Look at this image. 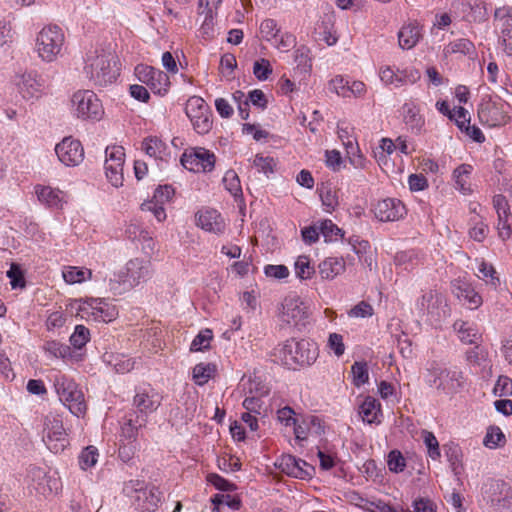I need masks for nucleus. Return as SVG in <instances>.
Returning a JSON list of instances; mask_svg holds the SVG:
<instances>
[{
    "instance_id": "nucleus-1",
    "label": "nucleus",
    "mask_w": 512,
    "mask_h": 512,
    "mask_svg": "<svg viewBox=\"0 0 512 512\" xmlns=\"http://www.w3.org/2000/svg\"><path fill=\"white\" fill-rule=\"evenodd\" d=\"M83 72L94 86L107 87L113 84L119 76L118 57L111 49L95 48L90 50L86 54Z\"/></svg>"
},
{
    "instance_id": "nucleus-2",
    "label": "nucleus",
    "mask_w": 512,
    "mask_h": 512,
    "mask_svg": "<svg viewBox=\"0 0 512 512\" xmlns=\"http://www.w3.org/2000/svg\"><path fill=\"white\" fill-rule=\"evenodd\" d=\"M152 276L151 262L141 258L129 260L125 267L109 280V290L114 295H122Z\"/></svg>"
},
{
    "instance_id": "nucleus-3",
    "label": "nucleus",
    "mask_w": 512,
    "mask_h": 512,
    "mask_svg": "<svg viewBox=\"0 0 512 512\" xmlns=\"http://www.w3.org/2000/svg\"><path fill=\"white\" fill-rule=\"evenodd\" d=\"M274 357L284 366L295 369L297 366L312 365L318 357V350L309 340L290 339L274 349Z\"/></svg>"
},
{
    "instance_id": "nucleus-4",
    "label": "nucleus",
    "mask_w": 512,
    "mask_h": 512,
    "mask_svg": "<svg viewBox=\"0 0 512 512\" xmlns=\"http://www.w3.org/2000/svg\"><path fill=\"white\" fill-rule=\"evenodd\" d=\"M64 44L63 30L57 25H47L38 32L34 49L43 62L51 63L62 55Z\"/></svg>"
},
{
    "instance_id": "nucleus-5",
    "label": "nucleus",
    "mask_w": 512,
    "mask_h": 512,
    "mask_svg": "<svg viewBox=\"0 0 512 512\" xmlns=\"http://www.w3.org/2000/svg\"><path fill=\"white\" fill-rule=\"evenodd\" d=\"M123 492L131 504L142 512H155L162 501V493L157 487L146 485L140 480L125 483Z\"/></svg>"
},
{
    "instance_id": "nucleus-6",
    "label": "nucleus",
    "mask_w": 512,
    "mask_h": 512,
    "mask_svg": "<svg viewBox=\"0 0 512 512\" xmlns=\"http://www.w3.org/2000/svg\"><path fill=\"white\" fill-rule=\"evenodd\" d=\"M162 402V396L154 388L148 386L145 388H138L133 398V407L138 413L135 423L129 420L127 427L123 428L124 432H129L132 435L133 429L142 427L146 423L147 416L154 413Z\"/></svg>"
},
{
    "instance_id": "nucleus-7",
    "label": "nucleus",
    "mask_w": 512,
    "mask_h": 512,
    "mask_svg": "<svg viewBox=\"0 0 512 512\" xmlns=\"http://www.w3.org/2000/svg\"><path fill=\"white\" fill-rule=\"evenodd\" d=\"M426 381L430 386L443 390L446 393H454L463 387L465 379L463 373L457 367L444 368L439 363L432 361L426 368Z\"/></svg>"
},
{
    "instance_id": "nucleus-8",
    "label": "nucleus",
    "mask_w": 512,
    "mask_h": 512,
    "mask_svg": "<svg viewBox=\"0 0 512 512\" xmlns=\"http://www.w3.org/2000/svg\"><path fill=\"white\" fill-rule=\"evenodd\" d=\"M54 388L60 401L77 417L86 412L84 394L73 379L64 374H57L54 378Z\"/></svg>"
},
{
    "instance_id": "nucleus-9",
    "label": "nucleus",
    "mask_w": 512,
    "mask_h": 512,
    "mask_svg": "<svg viewBox=\"0 0 512 512\" xmlns=\"http://www.w3.org/2000/svg\"><path fill=\"white\" fill-rule=\"evenodd\" d=\"M310 317L309 304L296 294L287 295L278 307L279 320L290 326H305L309 324Z\"/></svg>"
},
{
    "instance_id": "nucleus-10",
    "label": "nucleus",
    "mask_w": 512,
    "mask_h": 512,
    "mask_svg": "<svg viewBox=\"0 0 512 512\" xmlns=\"http://www.w3.org/2000/svg\"><path fill=\"white\" fill-rule=\"evenodd\" d=\"M71 111L82 120H100L104 114L100 99L92 90H78L71 97Z\"/></svg>"
},
{
    "instance_id": "nucleus-11",
    "label": "nucleus",
    "mask_w": 512,
    "mask_h": 512,
    "mask_svg": "<svg viewBox=\"0 0 512 512\" xmlns=\"http://www.w3.org/2000/svg\"><path fill=\"white\" fill-rule=\"evenodd\" d=\"M43 425V441L47 448L55 454L64 451L69 441L61 417L50 413L45 416Z\"/></svg>"
},
{
    "instance_id": "nucleus-12",
    "label": "nucleus",
    "mask_w": 512,
    "mask_h": 512,
    "mask_svg": "<svg viewBox=\"0 0 512 512\" xmlns=\"http://www.w3.org/2000/svg\"><path fill=\"white\" fill-rule=\"evenodd\" d=\"M493 26L500 47L507 55H512V6L503 5L494 10Z\"/></svg>"
},
{
    "instance_id": "nucleus-13",
    "label": "nucleus",
    "mask_w": 512,
    "mask_h": 512,
    "mask_svg": "<svg viewBox=\"0 0 512 512\" xmlns=\"http://www.w3.org/2000/svg\"><path fill=\"white\" fill-rule=\"evenodd\" d=\"M82 318H92L98 322H110L118 315L115 305L103 298H88L81 302L78 308Z\"/></svg>"
},
{
    "instance_id": "nucleus-14",
    "label": "nucleus",
    "mask_w": 512,
    "mask_h": 512,
    "mask_svg": "<svg viewBox=\"0 0 512 512\" xmlns=\"http://www.w3.org/2000/svg\"><path fill=\"white\" fill-rule=\"evenodd\" d=\"M216 156L203 147L186 149L181 156V164L189 171L195 173L211 172L215 167Z\"/></svg>"
},
{
    "instance_id": "nucleus-15",
    "label": "nucleus",
    "mask_w": 512,
    "mask_h": 512,
    "mask_svg": "<svg viewBox=\"0 0 512 512\" xmlns=\"http://www.w3.org/2000/svg\"><path fill=\"white\" fill-rule=\"evenodd\" d=\"M185 112L197 133L206 134L210 131L212 127L210 109L201 97H190L186 103Z\"/></svg>"
},
{
    "instance_id": "nucleus-16",
    "label": "nucleus",
    "mask_w": 512,
    "mask_h": 512,
    "mask_svg": "<svg viewBox=\"0 0 512 512\" xmlns=\"http://www.w3.org/2000/svg\"><path fill=\"white\" fill-rule=\"evenodd\" d=\"M137 79L148 86L154 94L165 95L170 88L169 76L154 67L139 64L135 67Z\"/></svg>"
},
{
    "instance_id": "nucleus-17",
    "label": "nucleus",
    "mask_w": 512,
    "mask_h": 512,
    "mask_svg": "<svg viewBox=\"0 0 512 512\" xmlns=\"http://www.w3.org/2000/svg\"><path fill=\"white\" fill-rule=\"evenodd\" d=\"M17 91L25 100L40 98L45 91L46 81L36 71L24 72L16 75L14 79Z\"/></svg>"
},
{
    "instance_id": "nucleus-18",
    "label": "nucleus",
    "mask_w": 512,
    "mask_h": 512,
    "mask_svg": "<svg viewBox=\"0 0 512 512\" xmlns=\"http://www.w3.org/2000/svg\"><path fill=\"white\" fill-rule=\"evenodd\" d=\"M105 174L108 181L114 187H120L123 184V166L125 162L124 148L121 146L107 147L105 150Z\"/></svg>"
},
{
    "instance_id": "nucleus-19",
    "label": "nucleus",
    "mask_w": 512,
    "mask_h": 512,
    "mask_svg": "<svg viewBox=\"0 0 512 512\" xmlns=\"http://www.w3.org/2000/svg\"><path fill=\"white\" fill-rule=\"evenodd\" d=\"M419 313L431 317L433 320H440L446 315L447 302L445 297L438 291L429 290L425 292L416 303Z\"/></svg>"
},
{
    "instance_id": "nucleus-20",
    "label": "nucleus",
    "mask_w": 512,
    "mask_h": 512,
    "mask_svg": "<svg viewBox=\"0 0 512 512\" xmlns=\"http://www.w3.org/2000/svg\"><path fill=\"white\" fill-rule=\"evenodd\" d=\"M55 153L59 161L68 167L78 166L84 159V149L81 142L72 137H66L57 144Z\"/></svg>"
},
{
    "instance_id": "nucleus-21",
    "label": "nucleus",
    "mask_w": 512,
    "mask_h": 512,
    "mask_svg": "<svg viewBox=\"0 0 512 512\" xmlns=\"http://www.w3.org/2000/svg\"><path fill=\"white\" fill-rule=\"evenodd\" d=\"M374 214L382 222L398 221L406 214L405 205L396 198H386L375 205Z\"/></svg>"
},
{
    "instance_id": "nucleus-22",
    "label": "nucleus",
    "mask_w": 512,
    "mask_h": 512,
    "mask_svg": "<svg viewBox=\"0 0 512 512\" xmlns=\"http://www.w3.org/2000/svg\"><path fill=\"white\" fill-rule=\"evenodd\" d=\"M275 465L281 472L294 478L306 479L312 476V466L304 460L297 459L292 455H282Z\"/></svg>"
},
{
    "instance_id": "nucleus-23",
    "label": "nucleus",
    "mask_w": 512,
    "mask_h": 512,
    "mask_svg": "<svg viewBox=\"0 0 512 512\" xmlns=\"http://www.w3.org/2000/svg\"><path fill=\"white\" fill-rule=\"evenodd\" d=\"M29 489L36 494L47 497L57 490V480L47 475L44 469L33 467L29 470Z\"/></svg>"
},
{
    "instance_id": "nucleus-24",
    "label": "nucleus",
    "mask_w": 512,
    "mask_h": 512,
    "mask_svg": "<svg viewBox=\"0 0 512 512\" xmlns=\"http://www.w3.org/2000/svg\"><path fill=\"white\" fill-rule=\"evenodd\" d=\"M493 206L498 215L499 236L506 240L512 233V214L505 196L498 194L493 197Z\"/></svg>"
},
{
    "instance_id": "nucleus-25",
    "label": "nucleus",
    "mask_w": 512,
    "mask_h": 512,
    "mask_svg": "<svg viewBox=\"0 0 512 512\" xmlns=\"http://www.w3.org/2000/svg\"><path fill=\"white\" fill-rule=\"evenodd\" d=\"M196 223L201 229L215 234H222L226 228L224 218L217 210L211 208L198 211Z\"/></svg>"
},
{
    "instance_id": "nucleus-26",
    "label": "nucleus",
    "mask_w": 512,
    "mask_h": 512,
    "mask_svg": "<svg viewBox=\"0 0 512 512\" xmlns=\"http://www.w3.org/2000/svg\"><path fill=\"white\" fill-rule=\"evenodd\" d=\"M358 413L367 424L379 425L382 422L383 413L381 404L372 396L364 397L359 404Z\"/></svg>"
},
{
    "instance_id": "nucleus-27",
    "label": "nucleus",
    "mask_w": 512,
    "mask_h": 512,
    "mask_svg": "<svg viewBox=\"0 0 512 512\" xmlns=\"http://www.w3.org/2000/svg\"><path fill=\"white\" fill-rule=\"evenodd\" d=\"M453 293L460 301L467 304L471 310L477 309L482 304V297L467 282L460 280L453 282Z\"/></svg>"
},
{
    "instance_id": "nucleus-28",
    "label": "nucleus",
    "mask_w": 512,
    "mask_h": 512,
    "mask_svg": "<svg viewBox=\"0 0 512 512\" xmlns=\"http://www.w3.org/2000/svg\"><path fill=\"white\" fill-rule=\"evenodd\" d=\"M422 38L421 27L417 22H409L398 32V43L403 50L414 48Z\"/></svg>"
},
{
    "instance_id": "nucleus-29",
    "label": "nucleus",
    "mask_w": 512,
    "mask_h": 512,
    "mask_svg": "<svg viewBox=\"0 0 512 512\" xmlns=\"http://www.w3.org/2000/svg\"><path fill=\"white\" fill-rule=\"evenodd\" d=\"M402 115L405 125L413 134H420L425 125V119L420 113V108L410 102L402 107Z\"/></svg>"
},
{
    "instance_id": "nucleus-30",
    "label": "nucleus",
    "mask_w": 512,
    "mask_h": 512,
    "mask_svg": "<svg viewBox=\"0 0 512 512\" xmlns=\"http://www.w3.org/2000/svg\"><path fill=\"white\" fill-rule=\"evenodd\" d=\"M35 193L38 200L49 208H62L65 202V195L59 189L52 188L50 186L37 185L35 187Z\"/></svg>"
},
{
    "instance_id": "nucleus-31",
    "label": "nucleus",
    "mask_w": 512,
    "mask_h": 512,
    "mask_svg": "<svg viewBox=\"0 0 512 512\" xmlns=\"http://www.w3.org/2000/svg\"><path fill=\"white\" fill-rule=\"evenodd\" d=\"M478 117L480 121L488 127H496L506 122L505 115L499 108L491 102L481 104L478 109Z\"/></svg>"
},
{
    "instance_id": "nucleus-32",
    "label": "nucleus",
    "mask_w": 512,
    "mask_h": 512,
    "mask_svg": "<svg viewBox=\"0 0 512 512\" xmlns=\"http://www.w3.org/2000/svg\"><path fill=\"white\" fill-rule=\"evenodd\" d=\"M472 172L473 166L464 163L456 167L452 173L455 188L463 195H470L473 192L469 181Z\"/></svg>"
},
{
    "instance_id": "nucleus-33",
    "label": "nucleus",
    "mask_w": 512,
    "mask_h": 512,
    "mask_svg": "<svg viewBox=\"0 0 512 512\" xmlns=\"http://www.w3.org/2000/svg\"><path fill=\"white\" fill-rule=\"evenodd\" d=\"M318 268L323 279L332 280L345 271L346 263L340 257H327L320 262Z\"/></svg>"
},
{
    "instance_id": "nucleus-34",
    "label": "nucleus",
    "mask_w": 512,
    "mask_h": 512,
    "mask_svg": "<svg viewBox=\"0 0 512 512\" xmlns=\"http://www.w3.org/2000/svg\"><path fill=\"white\" fill-rule=\"evenodd\" d=\"M443 54L446 57L459 55L474 58L476 56V48L474 43L469 39L460 38L448 43L443 49Z\"/></svg>"
},
{
    "instance_id": "nucleus-35",
    "label": "nucleus",
    "mask_w": 512,
    "mask_h": 512,
    "mask_svg": "<svg viewBox=\"0 0 512 512\" xmlns=\"http://www.w3.org/2000/svg\"><path fill=\"white\" fill-rule=\"evenodd\" d=\"M294 426V435L296 440L304 441L310 433L321 434L323 431L321 421L316 416L304 419L301 423L296 421Z\"/></svg>"
},
{
    "instance_id": "nucleus-36",
    "label": "nucleus",
    "mask_w": 512,
    "mask_h": 512,
    "mask_svg": "<svg viewBox=\"0 0 512 512\" xmlns=\"http://www.w3.org/2000/svg\"><path fill=\"white\" fill-rule=\"evenodd\" d=\"M461 342L465 344L477 343L480 333L475 324L463 320H457L453 325Z\"/></svg>"
},
{
    "instance_id": "nucleus-37",
    "label": "nucleus",
    "mask_w": 512,
    "mask_h": 512,
    "mask_svg": "<svg viewBox=\"0 0 512 512\" xmlns=\"http://www.w3.org/2000/svg\"><path fill=\"white\" fill-rule=\"evenodd\" d=\"M142 149L154 159L164 160L168 156L166 144L157 137L145 138L142 142Z\"/></svg>"
},
{
    "instance_id": "nucleus-38",
    "label": "nucleus",
    "mask_w": 512,
    "mask_h": 512,
    "mask_svg": "<svg viewBox=\"0 0 512 512\" xmlns=\"http://www.w3.org/2000/svg\"><path fill=\"white\" fill-rule=\"evenodd\" d=\"M495 487L499 490V496L492 498L493 506L499 512H512V488L504 483H496Z\"/></svg>"
},
{
    "instance_id": "nucleus-39",
    "label": "nucleus",
    "mask_w": 512,
    "mask_h": 512,
    "mask_svg": "<svg viewBox=\"0 0 512 512\" xmlns=\"http://www.w3.org/2000/svg\"><path fill=\"white\" fill-rule=\"evenodd\" d=\"M62 275L66 283L76 284L91 279L92 271L86 268L68 266L64 268Z\"/></svg>"
},
{
    "instance_id": "nucleus-40",
    "label": "nucleus",
    "mask_w": 512,
    "mask_h": 512,
    "mask_svg": "<svg viewBox=\"0 0 512 512\" xmlns=\"http://www.w3.org/2000/svg\"><path fill=\"white\" fill-rule=\"evenodd\" d=\"M319 195L326 212L332 213L338 207V194L333 187L329 185H322L319 189Z\"/></svg>"
},
{
    "instance_id": "nucleus-41",
    "label": "nucleus",
    "mask_w": 512,
    "mask_h": 512,
    "mask_svg": "<svg viewBox=\"0 0 512 512\" xmlns=\"http://www.w3.org/2000/svg\"><path fill=\"white\" fill-rule=\"evenodd\" d=\"M215 371V365L199 363L193 368V380L197 385L202 386L212 378Z\"/></svg>"
},
{
    "instance_id": "nucleus-42",
    "label": "nucleus",
    "mask_w": 512,
    "mask_h": 512,
    "mask_svg": "<svg viewBox=\"0 0 512 512\" xmlns=\"http://www.w3.org/2000/svg\"><path fill=\"white\" fill-rule=\"evenodd\" d=\"M45 352L53 357L67 359L71 357V349L68 345L62 344L56 340L47 341L43 346Z\"/></svg>"
},
{
    "instance_id": "nucleus-43",
    "label": "nucleus",
    "mask_w": 512,
    "mask_h": 512,
    "mask_svg": "<svg viewBox=\"0 0 512 512\" xmlns=\"http://www.w3.org/2000/svg\"><path fill=\"white\" fill-rule=\"evenodd\" d=\"M98 457V449L95 446L90 445L85 447L78 457L80 468L82 470H88L94 467L98 461Z\"/></svg>"
},
{
    "instance_id": "nucleus-44",
    "label": "nucleus",
    "mask_w": 512,
    "mask_h": 512,
    "mask_svg": "<svg viewBox=\"0 0 512 512\" xmlns=\"http://www.w3.org/2000/svg\"><path fill=\"white\" fill-rule=\"evenodd\" d=\"M319 231L326 242L337 241L343 237L342 230L331 220H323L319 224Z\"/></svg>"
},
{
    "instance_id": "nucleus-45",
    "label": "nucleus",
    "mask_w": 512,
    "mask_h": 512,
    "mask_svg": "<svg viewBox=\"0 0 512 512\" xmlns=\"http://www.w3.org/2000/svg\"><path fill=\"white\" fill-rule=\"evenodd\" d=\"M226 190L235 198L242 196L240 179L234 170H228L223 177Z\"/></svg>"
},
{
    "instance_id": "nucleus-46",
    "label": "nucleus",
    "mask_w": 512,
    "mask_h": 512,
    "mask_svg": "<svg viewBox=\"0 0 512 512\" xmlns=\"http://www.w3.org/2000/svg\"><path fill=\"white\" fill-rule=\"evenodd\" d=\"M505 443V435L499 427L491 426L487 429L483 444L490 448L495 449Z\"/></svg>"
},
{
    "instance_id": "nucleus-47",
    "label": "nucleus",
    "mask_w": 512,
    "mask_h": 512,
    "mask_svg": "<svg viewBox=\"0 0 512 512\" xmlns=\"http://www.w3.org/2000/svg\"><path fill=\"white\" fill-rule=\"evenodd\" d=\"M478 272V277L485 280L493 287H497L500 284V279L497 276V272L492 264L481 261L478 265Z\"/></svg>"
},
{
    "instance_id": "nucleus-48",
    "label": "nucleus",
    "mask_w": 512,
    "mask_h": 512,
    "mask_svg": "<svg viewBox=\"0 0 512 512\" xmlns=\"http://www.w3.org/2000/svg\"><path fill=\"white\" fill-rule=\"evenodd\" d=\"M400 69H394L391 66H381L379 68V77L385 85L401 87Z\"/></svg>"
},
{
    "instance_id": "nucleus-49",
    "label": "nucleus",
    "mask_w": 512,
    "mask_h": 512,
    "mask_svg": "<svg viewBox=\"0 0 512 512\" xmlns=\"http://www.w3.org/2000/svg\"><path fill=\"white\" fill-rule=\"evenodd\" d=\"M295 274L301 280H307L314 274V268L310 265L307 256H299L294 264Z\"/></svg>"
},
{
    "instance_id": "nucleus-50",
    "label": "nucleus",
    "mask_w": 512,
    "mask_h": 512,
    "mask_svg": "<svg viewBox=\"0 0 512 512\" xmlns=\"http://www.w3.org/2000/svg\"><path fill=\"white\" fill-rule=\"evenodd\" d=\"M213 338L212 331L210 329H204L200 331L193 339L190 350L192 352L204 351L210 347V342Z\"/></svg>"
},
{
    "instance_id": "nucleus-51",
    "label": "nucleus",
    "mask_w": 512,
    "mask_h": 512,
    "mask_svg": "<svg viewBox=\"0 0 512 512\" xmlns=\"http://www.w3.org/2000/svg\"><path fill=\"white\" fill-rule=\"evenodd\" d=\"M90 340L89 329L84 325H77L70 336V343L76 349H81Z\"/></svg>"
},
{
    "instance_id": "nucleus-52",
    "label": "nucleus",
    "mask_w": 512,
    "mask_h": 512,
    "mask_svg": "<svg viewBox=\"0 0 512 512\" xmlns=\"http://www.w3.org/2000/svg\"><path fill=\"white\" fill-rule=\"evenodd\" d=\"M422 438L428 449V455L433 460L438 459L440 457V449L438 440L436 439L435 435L430 431L424 430L422 432Z\"/></svg>"
},
{
    "instance_id": "nucleus-53",
    "label": "nucleus",
    "mask_w": 512,
    "mask_h": 512,
    "mask_svg": "<svg viewBox=\"0 0 512 512\" xmlns=\"http://www.w3.org/2000/svg\"><path fill=\"white\" fill-rule=\"evenodd\" d=\"M327 348L333 352L335 356L341 357L345 352L343 336L335 332L330 333L327 340Z\"/></svg>"
},
{
    "instance_id": "nucleus-54",
    "label": "nucleus",
    "mask_w": 512,
    "mask_h": 512,
    "mask_svg": "<svg viewBox=\"0 0 512 512\" xmlns=\"http://www.w3.org/2000/svg\"><path fill=\"white\" fill-rule=\"evenodd\" d=\"M260 32L267 41H272L277 38L280 29L274 19H265L260 25Z\"/></svg>"
},
{
    "instance_id": "nucleus-55",
    "label": "nucleus",
    "mask_w": 512,
    "mask_h": 512,
    "mask_svg": "<svg viewBox=\"0 0 512 512\" xmlns=\"http://www.w3.org/2000/svg\"><path fill=\"white\" fill-rule=\"evenodd\" d=\"M373 314V307L365 301L359 302L348 311V316L350 318H367L371 317Z\"/></svg>"
},
{
    "instance_id": "nucleus-56",
    "label": "nucleus",
    "mask_w": 512,
    "mask_h": 512,
    "mask_svg": "<svg viewBox=\"0 0 512 512\" xmlns=\"http://www.w3.org/2000/svg\"><path fill=\"white\" fill-rule=\"evenodd\" d=\"M351 372L356 386L363 385L369 379L368 369L365 363L355 362L351 367Z\"/></svg>"
},
{
    "instance_id": "nucleus-57",
    "label": "nucleus",
    "mask_w": 512,
    "mask_h": 512,
    "mask_svg": "<svg viewBox=\"0 0 512 512\" xmlns=\"http://www.w3.org/2000/svg\"><path fill=\"white\" fill-rule=\"evenodd\" d=\"M389 470L395 473L402 472L406 467V461L401 452L393 450L388 455Z\"/></svg>"
},
{
    "instance_id": "nucleus-58",
    "label": "nucleus",
    "mask_w": 512,
    "mask_h": 512,
    "mask_svg": "<svg viewBox=\"0 0 512 512\" xmlns=\"http://www.w3.org/2000/svg\"><path fill=\"white\" fill-rule=\"evenodd\" d=\"M348 85V80L341 75H337L329 81V90L345 98L347 97Z\"/></svg>"
},
{
    "instance_id": "nucleus-59",
    "label": "nucleus",
    "mask_w": 512,
    "mask_h": 512,
    "mask_svg": "<svg viewBox=\"0 0 512 512\" xmlns=\"http://www.w3.org/2000/svg\"><path fill=\"white\" fill-rule=\"evenodd\" d=\"M113 366V369L117 373H127L130 372L134 368L135 362L128 357L125 356H116L113 360L109 361Z\"/></svg>"
},
{
    "instance_id": "nucleus-60",
    "label": "nucleus",
    "mask_w": 512,
    "mask_h": 512,
    "mask_svg": "<svg viewBox=\"0 0 512 512\" xmlns=\"http://www.w3.org/2000/svg\"><path fill=\"white\" fill-rule=\"evenodd\" d=\"M274 40V46L281 52H287L296 45V38L290 33L278 35Z\"/></svg>"
},
{
    "instance_id": "nucleus-61",
    "label": "nucleus",
    "mask_w": 512,
    "mask_h": 512,
    "mask_svg": "<svg viewBox=\"0 0 512 512\" xmlns=\"http://www.w3.org/2000/svg\"><path fill=\"white\" fill-rule=\"evenodd\" d=\"M493 392L496 396L512 395V379L507 376H500L494 386Z\"/></svg>"
},
{
    "instance_id": "nucleus-62",
    "label": "nucleus",
    "mask_w": 512,
    "mask_h": 512,
    "mask_svg": "<svg viewBox=\"0 0 512 512\" xmlns=\"http://www.w3.org/2000/svg\"><path fill=\"white\" fill-rule=\"evenodd\" d=\"M141 209L142 211L151 212L159 222L164 221L166 219V212L163 207V204L150 200L142 203Z\"/></svg>"
},
{
    "instance_id": "nucleus-63",
    "label": "nucleus",
    "mask_w": 512,
    "mask_h": 512,
    "mask_svg": "<svg viewBox=\"0 0 512 512\" xmlns=\"http://www.w3.org/2000/svg\"><path fill=\"white\" fill-rule=\"evenodd\" d=\"M66 315L63 311L58 310L50 313L46 320V327L49 331L59 329L66 323Z\"/></svg>"
},
{
    "instance_id": "nucleus-64",
    "label": "nucleus",
    "mask_w": 512,
    "mask_h": 512,
    "mask_svg": "<svg viewBox=\"0 0 512 512\" xmlns=\"http://www.w3.org/2000/svg\"><path fill=\"white\" fill-rule=\"evenodd\" d=\"M366 512H406L403 508L397 509L386 504L382 500L369 502Z\"/></svg>"
}]
</instances>
